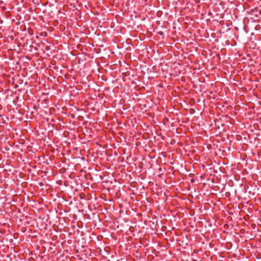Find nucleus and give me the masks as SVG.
<instances>
[{
    "label": "nucleus",
    "instance_id": "nucleus-1",
    "mask_svg": "<svg viewBox=\"0 0 261 261\" xmlns=\"http://www.w3.org/2000/svg\"><path fill=\"white\" fill-rule=\"evenodd\" d=\"M259 13L261 14V11H260Z\"/></svg>",
    "mask_w": 261,
    "mask_h": 261
}]
</instances>
